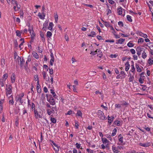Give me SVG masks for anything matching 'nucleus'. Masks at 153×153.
Instances as JSON below:
<instances>
[{
    "instance_id": "nucleus-1",
    "label": "nucleus",
    "mask_w": 153,
    "mask_h": 153,
    "mask_svg": "<svg viewBox=\"0 0 153 153\" xmlns=\"http://www.w3.org/2000/svg\"><path fill=\"white\" fill-rule=\"evenodd\" d=\"M46 97L47 100L50 102L51 105H53L55 104V100L51 95H50L48 96V94H46Z\"/></svg>"
},
{
    "instance_id": "nucleus-2",
    "label": "nucleus",
    "mask_w": 153,
    "mask_h": 153,
    "mask_svg": "<svg viewBox=\"0 0 153 153\" xmlns=\"http://www.w3.org/2000/svg\"><path fill=\"white\" fill-rule=\"evenodd\" d=\"M97 115L100 120H103L105 119V116L104 115L103 112L101 111L100 110H98L97 112Z\"/></svg>"
},
{
    "instance_id": "nucleus-3",
    "label": "nucleus",
    "mask_w": 153,
    "mask_h": 153,
    "mask_svg": "<svg viewBox=\"0 0 153 153\" xmlns=\"http://www.w3.org/2000/svg\"><path fill=\"white\" fill-rule=\"evenodd\" d=\"M7 88L6 89V94H10L12 92V87L11 85H6Z\"/></svg>"
},
{
    "instance_id": "nucleus-4",
    "label": "nucleus",
    "mask_w": 153,
    "mask_h": 153,
    "mask_svg": "<svg viewBox=\"0 0 153 153\" xmlns=\"http://www.w3.org/2000/svg\"><path fill=\"white\" fill-rule=\"evenodd\" d=\"M24 95V94L22 93L21 94L19 97H16L15 98L16 101L17 102L18 101H19L21 104H22L23 102V100L22 99Z\"/></svg>"
},
{
    "instance_id": "nucleus-5",
    "label": "nucleus",
    "mask_w": 153,
    "mask_h": 153,
    "mask_svg": "<svg viewBox=\"0 0 153 153\" xmlns=\"http://www.w3.org/2000/svg\"><path fill=\"white\" fill-rule=\"evenodd\" d=\"M136 33L140 36L145 38H146L148 37L147 35L146 34H144L142 32L138 31H137Z\"/></svg>"
},
{
    "instance_id": "nucleus-6",
    "label": "nucleus",
    "mask_w": 153,
    "mask_h": 153,
    "mask_svg": "<svg viewBox=\"0 0 153 153\" xmlns=\"http://www.w3.org/2000/svg\"><path fill=\"white\" fill-rule=\"evenodd\" d=\"M139 145L141 146L147 147L151 145V144L149 142H147L145 143H139Z\"/></svg>"
},
{
    "instance_id": "nucleus-7",
    "label": "nucleus",
    "mask_w": 153,
    "mask_h": 153,
    "mask_svg": "<svg viewBox=\"0 0 153 153\" xmlns=\"http://www.w3.org/2000/svg\"><path fill=\"white\" fill-rule=\"evenodd\" d=\"M37 92L38 93H40L41 92V89L40 88V86L39 84V82L38 81L37 84Z\"/></svg>"
},
{
    "instance_id": "nucleus-8",
    "label": "nucleus",
    "mask_w": 153,
    "mask_h": 153,
    "mask_svg": "<svg viewBox=\"0 0 153 153\" xmlns=\"http://www.w3.org/2000/svg\"><path fill=\"white\" fill-rule=\"evenodd\" d=\"M34 112L35 114V117L37 118H38V117H39L40 118H42V116H40V114L38 113L37 111L36 110H35L34 108Z\"/></svg>"
},
{
    "instance_id": "nucleus-9",
    "label": "nucleus",
    "mask_w": 153,
    "mask_h": 153,
    "mask_svg": "<svg viewBox=\"0 0 153 153\" xmlns=\"http://www.w3.org/2000/svg\"><path fill=\"white\" fill-rule=\"evenodd\" d=\"M125 41V39L122 38L119 39L118 40H117V44H122Z\"/></svg>"
},
{
    "instance_id": "nucleus-10",
    "label": "nucleus",
    "mask_w": 153,
    "mask_h": 153,
    "mask_svg": "<svg viewBox=\"0 0 153 153\" xmlns=\"http://www.w3.org/2000/svg\"><path fill=\"white\" fill-rule=\"evenodd\" d=\"M11 82L12 83H14L15 81V74L14 73H13L11 76Z\"/></svg>"
},
{
    "instance_id": "nucleus-11",
    "label": "nucleus",
    "mask_w": 153,
    "mask_h": 153,
    "mask_svg": "<svg viewBox=\"0 0 153 153\" xmlns=\"http://www.w3.org/2000/svg\"><path fill=\"white\" fill-rule=\"evenodd\" d=\"M125 65H126L125 71H127L129 70L130 67V65L129 64V62H127L125 64Z\"/></svg>"
},
{
    "instance_id": "nucleus-12",
    "label": "nucleus",
    "mask_w": 153,
    "mask_h": 153,
    "mask_svg": "<svg viewBox=\"0 0 153 153\" xmlns=\"http://www.w3.org/2000/svg\"><path fill=\"white\" fill-rule=\"evenodd\" d=\"M9 98H11V100L9 101V103L13 105L14 103L13 98L12 95H11L9 97Z\"/></svg>"
},
{
    "instance_id": "nucleus-13",
    "label": "nucleus",
    "mask_w": 153,
    "mask_h": 153,
    "mask_svg": "<svg viewBox=\"0 0 153 153\" xmlns=\"http://www.w3.org/2000/svg\"><path fill=\"white\" fill-rule=\"evenodd\" d=\"M117 13L119 15H121L122 13V8L120 7L117 9Z\"/></svg>"
},
{
    "instance_id": "nucleus-14",
    "label": "nucleus",
    "mask_w": 153,
    "mask_h": 153,
    "mask_svg": "<svg viewBox=\"0 0 153 153\" xmlns=\"http://www.w3.org/2000/svg\"><path fill=\"white\" fill-rule=\"evenodd\" d=\"M53 23L52 22H50L49 26L48 27V29L51 30L52 29L53 27Z\"/></svg>"
},
{
    "instance_id": "nucleus-15",
    "label": "nucleus",
    "mask_w": 153,
    "mask_h": 153,
    "mask_svg": "<svg viewBox=\"0 0 153 153\" xmlns=\"http://www.w3.org/2000/svg\"><path fill=\"white\" fill-rule=\"evenodd\" d=\"M112 149L113 152L115 153H117L118 152V150L117 148L114 146V145H113L112 147Z\"/></svg>"
},
{
    "instance_id": "nucleus-16",
    "label": "nucleus",
    "mask_w": 153,
    "mask_h": 153,
    "mask_svg": "<svg viewBox=\"0 0 153 153\" xmlns=\"http://www.w3.org/2000/svg\"><path fill=\"white\" fill-rule=\"evenodd\" d=\"M20 66L21 67H22L24 63L25 62V60L22 58V59L20 58Z\"/></svg>"
},
{
    "instance_id": "nucleus-17",
    "label": "nucleus",
    "mask_w": 153,
    "mask_h": 153,
    "mask_svg": "<svg viewBox=\"0 0 153 153\" xmlns=\"http://www.w3.org/2000/svg\"><path fill=\"white\" fill-rule=\"evenodd\" d=\"M136 51H137V53L138 55V56L140 55L141 53V51L140 50L139 48V47H137L136 49Z\"/></svg>"
},
{
    "instance_id": "nucleus-18",
    "label": "nucleus",
    "mask_w": 153,
    "mask_h": 153,
    "mask_svg": "<svg viewBox=\"0 0 153 153\" xmlns=\"http://www.w3.org/2000/svg\"><path fill=\"white\" fill-rule=\"evenodd\" d=\"M51 93L53 95V97L56 98L57 97V96L56 95V94L54 92L53 90L51 89Z\"/></svg>"
},
{
    "instance_id": "nucleus-19",
    "label": "nucleus",
    "mask_w": 153,
    "mask_h": 153,
    "mask_svg": "<svg viewBox=\"0 0 153 153\" xmlns=\"http://www.w3.org/2000/svg\"><path fill=\"white\" fill-rule=\"evenodd\" d=\"M121 76V79L124 78L126 77V75L123 71L120 72V74Z\"/></svg>"
},
{
    "instance_id": "nucleus-20",
    "label": "nucleus",
    "mask_w": 153,
    "mask_h": 153,
    "mask_svg": "<svg viewBox=\"0 0 153 153\" xmlns=\"http://www.w3.org/2000/svg\"><path fill=\"white\" fill-rule=\"evenodd\" d=\"M30 35H31V40H33L34 39V37L35 36L33 30H32V32H31V34H30Z\"/></svg>"
},
{
    "instance_id": "nucleus-21",
    "label": "nucleus",
    "mask_w": 153,
    "mask_h": 153,
    "mask_svg": "<svg viewBox=\"0 0 153 153\" xmlns=\"http://www.w3.org/2000/svg\"><path fill=\"white\" fill-rule=\"evenodd\" d=\"M33 55L34 57L36 59H38L39 58L38 54L36 52H34L33 53Z\"/></svg>"
},
{
    "instance_id": "nucleus-22",
    "label": "nucleus",
    "mask_w": 153,
    "mask_h": 153,
    "mask_svg": "<svg viewBox=\"0 0 153 153\" xmlns=\"http://www.w3.org/2000/svg\"><path fill=\"white\" fill-rule=\"evenodd\" d=\"M76 115L82 117V113L80 110L77 111V113L76 114Z\"/></svg>"
},
{
    "instance_id": "nucleus-23",
    "label": "nucleus",
    "mask_w": 153,
    "mask_h": 153,
    "mask_svg": "<svg viewBox=\"0 0 153 153\" xmlns=\"http://www.w3.org/2000/svg\"><path fill=\"white\" fill-rule=\"evenodd\" d=\"M5 59L4 58H2L1 60V65L2 66H4V65L5 64Z\"/></svg>"
},
{
    "instance_id": "nucleus-24",
    "label": "nucleus",
    "mask_w": 153,
    "mask_h": 153,
    "mask_svg": "<svg viewBox=\"0 0 153 153\" xmlns=\"http://www.w3.org/2000/svg\"><path fill=\"white\" fill-rule=\"evenodd\" d=\"M136 68L137 69V71L140 72L141 71V69L139 67V66L137 64L136 65Z\"/></svg>"
},
{
    "instance_id": "nucleus-25",
    "label": "nucleus",
    "mask_w": 153,
    "mask_h": 153,
    "mask_svg": "<svg viewBox=\"0 0 153 153\" xmlns=\"http://www.w3.org/2000/svg\"><path fill=\"white\" fill-rule=\"evenodd\" d=\"M117 132V129L116 128H114L113 130V133L112 134L111 136H115Z\"/></svg>"
},
{
    "instance_id": "nucleus-26",
    "label": "nucleus",
    "mask_w": 153,
    "mask_h": 153,
    "mask_svg": "<svg viewBox=\"0 0 153 153\" xmlns=\"http://www.w3.org/2000/svg\"><path fill=\"white\" fill-rule=\"evenodd\" d=\"M8 75L7 73L3 75V79H4V81H5L6 79L8 77Z\"/></svg>"
},
{
    "instance_id": "nucleus-27",
    "label": "nucleus",
    "mask_w": 153,
    "mask_h": 153,
    "mask_svg": "<svg viewBox=\"0 0 153 153\" xmlns=\"http://www.w3.org/2000/svg\"><path fill=\"white\" fill-rule=\"evenodd\" d=\"M102 22H105V24H104V25H105L106 27H110V25H109V22H104V21H103L102 19Z\"/></svg>"
},
{
    "instance_id": "nucleus-28",
    "label": "nucleus",
    "mask_w": 153,
    "mask_h": 153,
    "mask_svg": "<svg viewBox=\"0 0 153 153\" xmlns=\"http://www.w3.org/2000/svg\"><path fill=\"white\" fill-rule=\"evenodd\" d=\"M52 35V33L51 32H50L49 31H48L47 32V37H49V38H50L51 37V36Z\"/></svg>"
},
{
    "instance_id": "nucleus-29",
    "label": "nucleus",
    "mask_w": 153,
    "mask_h": 153,
    "mask_svg": "<svg viewBox=\"0 0 153 153\" xmlns=\"http://www.w3.org/2000/svg\"><path fill=\"white\" fill-rule=\"evenodd\" d=\"M4 79H1L0 80V84L1 85V87H3L4 85Z\"/></svg>"
},
{
    "instance_id": "nucleus-30",
    "label": "nucleus",
    "mask_w": 153,
    "mask_h": 153,
    "mask_svg": "<svg viewBox=\"0 0 153 153\" xmlns=\"http://www.w3.org/2000/svg\"><path fill=\"white\" fill-rule=\"evenodd\" d=\"M147 56L145 52L144 51L142 53V57L143 59H145Z\"/></svg>"
},
{
    "instance_id": "nucleus-31",
    "label": "nucleus",
    "mask_w": 153,
    "mask_h": 153,
    "mask_svg": "<svg viewBox=\"0 0 153 153\" xmlns=\"http://www.w3.org/2000/svg\"><path fill=\"white\" fill-rule=\"evenodd\" d=\"M102 141L103 143H108L109 141L106 138H102Z\"/></svg>"
},
{
    "instance_id": "nucleus-32",
    "label": "nucleus",
    "mask_w": 153,
    "mask_h": 153,
    "mask_svg": "<svg viewBox=\"0 0 153 153\" xmlns=\"http://www.w3.org/2000/svg\"><path fill=\"white\" fill-rule=\"evenodd\" d=\"M96 72L95 71H90L89 72V75L91 76H93L95 75Z\"/></svg>"
},
{
    "instance_id": "nucleus-33",
    "label": "nucleus",
    "mask_w": 153,
    "mask_h": 153,
    "mask_svg": "<svg viewBox=\"0 0 153 153\" xmlns=\"http://www.w3.org/2000/svg\"><path fill=\"white\" fill-rule=\"evenodd\" d=\"M42 14L43 15V16H45V8L44 7V6H42Z\"/></svg>"
},
{
    "instance_id": "nucleus-34",
    "label": "nucleus",
    "mask_w": 153,
    "mask_h": 153,
    "mask_svg": "<svg viewBox=\"0 0 153 153\" xmlns=\"http://www.w3.org/2000/svg\"><path fill=\"white\" fill-rule=\"evenodd\" d=\"M127 19L128 21L129 22H131L132 21V20L131 19V17L129 15H127Z\"/></svg>"
},
{
    "instance_id": "nucleus-35",
    "label": "nucleus",
    "mask_w": 153,
    "mask_h": 153,
    "mask_svg": "<svg viewBox=\"0 0 153 153\" xmlns=\"http://www.w3.org/2000/svg\"><path fill=\"white\" fill-rule=\"evenodd\" d=\"M38 16L41 19H44L45 18V16H42V15L40 13H39L38 14Z\"/></svg>"
},
{
    "instance_id": "nucleus-36",
    "label": "nucleus",
    "mask_w": 153,
    "mask_h": 153,
    "mask_svg": "<svg viewBox=\"0 0 153 153\" xmlns=\"http://www.w3.org/2000/svg\"><path fill=\"white\" fill-rule=\"evenodd\" d=\"M51 122L53 123H55L56 122V119L53 117H51Z\"/></svg>"
},
{
    "instance_id": "nucleus-37",
    "label": "nucleus",
    "mask_w": 153,
    "mask_h": 153,
    "mask_svg": "<svg viewBox=\"0 0 153 153\" xmlns=\"http://www.w3.org/2000/svg\"><path fill=\"white\" fill-rule=\"evenodd\" d=\"M91 34H88V36L93 37L94 36L93 35H95L96 34L95 32H94V31H91Z\"/></svg>"
},
{
    "instance_id": "nucleus-38",
    "label": "nucleus",
    "mask_w": 153,
    "mask_h": 153,
    "mask_svg": "<svg viewBox=\"0 0 153 153\" xmlns=\"http://www.w3.org/2000/svg\"><path fill=\"white\" fill-rule=\"evenodd\" d=\"M58 16L57 14H56L54 16V18H55V22L57 23L58 21Z\"/></svg>"
},
{
    "instance_id": "nucleus-39",
    "label": "nucleus",
    "mask_w": 153,
    "mask_h": 153,
    "mask_svg": "<svg viewBox=\"0 0 153 153\" xmlns=\"http://www.w3.org/2000/svg\"><path fill=\"white\" fill-rule=\"evenodd\" d=\"M148 62L150 65H152L153 64V60H151L150 58H149L148 60Z\"/></svg>"
},
{
    "instance_id": "nucleus-40",
    "label": "nucleus",
    "mask_w": 153,
    "mask_h": 153,
    "mask_svg": "<svg viewBox=\"0 0 153 153\" xmlns=\"http://www.w3.org/2000/svg\"><path fill=\"white\" fill-rule=\"evenodd\" d=\"M16 35L17 36H18L21 37L20 36L21 35V33L19 30H16Z\"/></svg>"
},
{
    "instance_id": "nucleus-41",
    "label": "nucleus",
    "mask_w": 153,
    "mask_h": 153,
    "mask_svg": "<svg viewBox=\"0 0 153 153\" xmlns=\"http://www.w3.org/2000/svg\"><path fill=\"white\" fill-rule=\"evenodd\" d=\"M127 45L129 47H132L134 46L133 44L130 42L127 44Z\"/></svg>"
},
{
    "instance_id": "nucleus-42",
    "label": "nucleus",
    "mask_w": 153,
    "mask_h": 153,
    "mask_svg": "<svg viewBox=\"0 0 153 153\" xmlns=\"http://www.w3.org/2000/svg\"><path fill=\"white\" fill-rule=\"evenodd\" d=\"M131 66L132 67V68H131V72L133 73L134 74V71L135 70V68H134V64L131 65Z\"/></svg>"
},
{
    "instance_id": "nucleus-43",
    "label": "nucleus",
    "mask_w": 153,
    "mask_h": 153,
    "mask_svg": "<svg viewBox=\"0 0 153 153\" xmlns=\"http://www.w3.org/2000/svg\"><path fill=\"white\" fill-rule=\"evenodd\" d=\"M48 21H46L43 24V26L45 27L48 26Z\"/></svg>"
},
{
    "instance_id": "nucleus-44",
    "label": "nucleus",
    "mask_w": 153,
    "mask_h": 153,
    "mask_svg": "<svg viewBox=\"0 0 153 153\" xmlns=\"http://www.w3.org/2000/svg\"><path fill=\"white\" fill-rule=\"evenodd\" d=\"M150 46V47L152 49H150L151 51L153 50V42H150L149 43Z\"/></svg>"
},
{
    "instance_id": "nucleus-45",
    "label": "nucleus",
    "mask_w": 153,
    "mask_h": 153,
    "mask_svg": "<svg viewBox=\"0 0 153 153\" xmlns=\"http://www.w3.org/2000/svg\"><path fill=\"white\" fill-rule=\"evenodd\" d=\"M144 39L143 38H139L138 41V42H144Z\"/></svg>"
},
{
    "instance_id": "nucleus-46",
    "label": "nucleus",
    "mask_w": 153,
    "mask_h": 153,
    "mask_svg": "<svg viewBox=\"0 0 153 153\" xmlns=\"http://www.w3.org/2000/svg\"><path fill=\"white\" fill-rule=\"evenodd\" d=\"M14 46L16 48L18 47V44L17 41L16 40H15L14 41Z\"/></svg>"
},
{
    "instance_id": "nucleus-47",
    "label": "nucleus",
    "mask_w": 153,
    "mask_h": 153,
    "mask_svg": "<svg viewBox=\"0 0 153 153\" xmlns=\"http://www.w3.org/2000/svg\"><path fill=\"white\" fill-rule=\"evenodd\" d=\"M54 58H51L50 61V63L51 65H53V62H54Z\"/></svg>"
},
{
    "instance_id": "nucleus-48",
    "label": "nucleus",
    "mask_w": 153,
    "mask_h": 153,
    "mask_svg": "<svg viewBox=\"0 0 153 153\" xmlns=\"http://www.w3.org/2000/svg\"><path fill=\"white\" fill-rule=\"evenodd\" d=\"M34 80H35V81H37V82L38 81H39V78L38 75H35Z\"/></svg>"
},
{
    "instance_id": "nucleus-49",
    "label": "nucleus",
    "mask_w": 153,
    "mask_h": 153,
    "mask_svg": "<svg viewBox=\"0 0 153 153\" xmlns=\"http://www.w3.org/2000/svg\"><path fill=\"white\" fill-rule=\"evenodd\" d=\"M114 123L117 126H119L120 125V122L119 121H116L114 122Z\"/></svg>"
},
{
    "instance_id": "nucleus-50",
    "label": "nucleus",
    "mask_w": 153,
    "mask_h": 153,
    "mask_svg": "<svg viewBox=\"0 0 153 153\" xmlns=\"http://www.w3.org/2000/svg\"><path fill=\"white\" fill-rule=\"evenodd\" d=\"M51 109L52 110L51 111L52 112V113H53L54 112V110H55L56 111H57L56 110V107L55 106V107H52L51 108Z\"/></svg>"
},
{
    "instance_id": "nucleus-51",
    "label": "nucleus",
    "mask_w": 153,
    "mask_h": 153,
    "mask_svg": "<svg viewBox=\"0 0 153 153\" xmlns=\"http://www.w3.org/2000/svg\"><path fill=\"white\" fill-rule=\"evenodd\" d=\"M79 125L78 124V122L77 121H76L75 123V126L76 128V129H78V128Z\"/></svg>"
},
{
    "instance_id": "nucleus-52",
    "label": "nucleus",
    "mask_w": 153,
    "mask_h": 153,
    "mask_svg": "<svg viewBox=\"0 0 153 153\" xmlns=\"http://www.w3.org/2000/svg\"><path fill=\"white\" fill-rule=\"evenodd\" d=\"M118 24L119 26H121L122 27H123V23L121 21H120L118 22Z\"/></svg>"
},
{
    "instance_id": "nucleus-53",
    "label": "nucleus",
    "mask_w": 153,
    "mask_h": 153,
    "mask_svg": "<svg viewBox=\"0 0 153 153\" xmlns=\"http://www.w3.org/2000/svg\"><path fill=\"white\" fill-rule=\"evenodd\" d=\"M130 51L131 53L133 54H134L135 53V50L133 49H131Z\"/></svg>"
},
{
    "instance_id": "nucleus-54",
    "label": "nucleus",
    "mask_w": 153,
    "mask_h": 153,
    "mask_svg": "<svg viewBox=\"0 0 153 153\" xmlns=\"http://www.w3.org/2000/svg\"><path fill=\"white\" fill-rule=\"evenodd\" d=\"M108 1L110 4H114L115 3V2L112 0H108Z\"/></svg>"
},
{
    "instance_id": "nucleus-55",
    "label": "nucleus",
    "mask_w": 153,
    "mask_h": 153,
    "mask_svg": "<svg viewBox=\"0 0 153 153\" xmlns=\"http://www.w3.org/2000/svg\"><path fill=\"white\" fill-rule=\"evenodd\" d=\"M47 113L49 115H50L52 113L50 109H47Z\"/></svg>"
},
{
    "instance_id": "nucleus-56",
    "label": "nucleus",
    "mask_w": 153,
    "mask_h": 153,
    "mask_svg": "<svg viewBox=\"0 0 153 153\" xmlns=\"http://www.w3.org/2000/svg\"><path fill=\"white\" fill-rule=\"evenodd\" d=\"M105 42H114V40L113 39L111 40H106L105 41Z\"/></svg>"
},
{
    "instance_id": "nucleus-57",
    "label": "nucleus",
    "mask_w": 153,
    "mask_h": 153,
    "mask_svg": "<svg viewBox=\"0 0 153 153\" xmlns=\"http://www.w3.org/2000/svg\"><path fill=\"white\" fill-rule=\"evenodd\" d=\"M142 86L143 87V88H142V89L144 91L146 90L147 87L144 85H142Z\"/></svg>"
},
{
    "instance_id": "nucleus-58",
    "label": "nucleus",
    "mask_w": 153,
    "mask_h": 153,
    "mask_svg": "<svg viewBox=\"0 0 153 153\" xmlns=\"http://www.w3.org/2000/svg\"><path fill=\"white\" fill-rule=\"evenodd\" d=\"M133 79H134V77L133 76H130L129 79V82H131L132 81H133Z\"/></svg>"
},
{
    "instance_id": "nucleus-59",
    "label": "nucleus",
    "mask_w": 153,
    "mask_h": 153,
    "mask_svg": "<svg viewBox=\"0 0 153 153\" xmlns=\"http://www.w3.org/2000/svg\"><path fill=\"white\" fill-rule=\"evenodd\" d=\"M76 147L77 148V149H79L80 148V144H79L78 143H76Z\"/></svg>"
},
{
    "instance_id": "nucleus-60",
    "label": "nucleus",
    "mask_w": 153,
    "mask_h": 153,
    "mask_svg": "<svg viewBox=\"0 0 153 153\" xmlns=\"http://www.w3.org/2000/svg\"><path fill=\"white\" fill-rule=\"evenodd\" d=\"M96 51V53H99V54H100V53H101V54L102 53V51L100 50H98V49H97V50Z\"/></svg>"
},
{
    "instance_id": "nucleus-61",
    "label": "nucleus",
    "mask_w": 153,
    "mask_h": 153,
    "mask_svg": "<svg viewBox=\"0 0 153 153\" xmlns=\"http://www.w3.org/2000/svg\"><path fill=\"white\" fill-rule=\"evenodd\" d=\"M143 79L142 78H141V77H140L139 80V81L140 82V83L141 84L143 83Z\"/></svg>"
},
{
    "instance_id": "nucleus-62",
    "label": "nucleus",
    "mask_w": 153,
    "mask_h": 153,
    "mask_svg": "<svg viewBox=\"0 0 153 153\" xmlns=\"http://www.w3.org/2000/svg\"><path fill=\"white\" fill-rule=\"evenodd\" d=\"M87 151L88 152H90V153H94V151L89 149H87Z\"/></svg>"
},
{
    "instance_id": "nucleus-63",
    "label": "nucleus",
    "mask_w": 153,
    "mask_h": 153,
    "mask_svg": "<svg viewBox=\"0 0 153 153\" xmlns=\"http://www.w3.org/2000/svg\"><path fill=\"white\" fill-rule=\"evenodd\" d=\"M33 30V28L32 27H30L28 29V31L30 32V34H31V32H32V30Z\"/></svg>"
},
{
    "instance_id": "nucleus-64",
    "label": "nucleus",
    "mask_w": 153,
    "mask_h": 153,
    "mask_svg": "<svg viewBox=\"0 0 153 153\" xmlns=\"http://www.w3.org/2000/svg\"><path fill=\"white\" fill-rule=\"evenodd\" d=\"M106 137L107 138H108L109 140H110L111 141L112 140V139L111 138L110 135L109 134H107L106 135Z\"/></svg>"
}]
</instances>
